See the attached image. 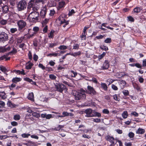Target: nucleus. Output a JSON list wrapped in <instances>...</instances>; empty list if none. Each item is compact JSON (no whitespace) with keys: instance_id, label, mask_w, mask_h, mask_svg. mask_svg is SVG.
<instances>
[{"instance_id":"nucleus-23","label":"nucleus","mask_w":146,"mask_h":146,"mask_svg":"<svg viewBox=\"0 0 146 146\" xmlns=\"http://www.w3.org/2000/svg\"><path fill=\"white\" fill-rule=\"evenodd\" d=\"M60 54H59L58 53H50L48 55H47V56H50L51 57L52 56L56 57L57 56H60Z\"/></svg>"},{"instance_id":"nucleus-60","label":"nucleus","mask_w":146,"mask_h":146,"mask_svg":"<svg viewBox=\"0 0 146 146\" xmlns=\"http://www.w3.org/2000/svg\"><path fill=\"white\" fill-rule=\"evenodd\" d=\"M89 81H93L94 83L96 84H97L98 82L96 79L94 78H92V80H90Z\"/></svg>"},{"instance_id":"nucleus-36","label":"nucleus","mask_w":146,"mask_h":146,"mask_svg":"<svg viewBox=\"0 0 146 146\" xmlns=\"http://www.w3.org/2000/svg\"><path fill=\"white\" fill-rule=\"evenodd\" d=\"M107 25V23H103L102 24V27H106L108 29H109L111 30H113V29L111 27L109 26H106V25Z\"/></svg>"},{"instance_id":"nucleus-44","label":"nucleus","mask_w":146,"mask_h":146,"mask_svg":"<svg viewBox=\"0 0 146 146\" xmlns=\"http://www.w3.org/2000/svg\"><path fill=\"white\" fill-rule=\"evenodd\" d=\"M75 13V12L74 11L73 9H71L70 11H69L68 15L69 16H71L74 13Z\"/></svg>"},{"instance_id":"nucleus-63","label":"nucleus","mask_w":146,"mask_h":146,"mask_svg":"<svg viewBox=\"0 0 146 146\" xmlns=\"http://www.w3.org/2000/svg\"><path fill=\"white\" fill-rule=\"evenodd\" d=\"M39 30V28L37 27H34L33 29V30L37 32Z\"/></svg>"},{"instance_id":"nucleus-43","label":"nucleus","mask_w":146,"mask_h":146,"mask_svg":"<svg viewBox=\"0 0 146 146\" xmlns=\"http://www.w3.org/2000/svg\"><path fill=\"white\" fill-rule=\"evenodd\" d=\"M30 135V134H26L25 133H23L21 135L22 137L23 138H28Z\"/></svg>"},{"instance_id":"nucleus-28","label":"nucleus","mask_w":146,"mask_h":146,"mask_svg":"<svg viewBox=\"0 0 146 146\" xmlns=\"http://www.w3.org/2000/svg\"><path fill=\"white\" fill-rule=\"evenodd\" d=\"M54 31L53 30H51L50 33L48 34V37L49 38H52L54 36Z\"/></svg>"},{"instance_id":"nucleus-47","label":"nucleus","mask_w":146,"mask_h":146,"mask_svg":"<svg viewBox=\"0 0 146 146\" xmlns=\"http://www.w3.org/2000/svg\"><path fill=\"white\" fill-rule=\"evenodd\" d=\"M57 44V43H50L49 44V47L50 48H52L56 46Z\"/></svg>"},{"instance_id":"nucleus-51","label":"nucleus","mask_w":146,"mask_h":146,"mask_svg":"<svg viewBox=\"0 0 146 146\" xmlns=\"http://www.w3.org/2000/svg\"><path fill=\"white\" fill-rule=\"evenodd\" d=\"M38 67L42 68V70H45V67L42 64L40 63L38 65Z\"/></svg>"},{"instance_id":"nucleus-21","label":"nucleus","mask_w":146,"mask_h":146,"mask_svg":"<svg viewBox=\"0 0 146 146\" xmlns=\"http://www.w3.org/2000/svg\"><path fill=\"white\" fill-rule=\"evenodd\" d=\"M8 106L11 108H14L15 107L16 105L12 103L10 101H8L7 103Z\"/></svg>"},{"instance_id":"nucleus-14","label":"nucleus","mask_w":146,"mask_h":146,"mask_svg":"<svg viewBox=\"0 0 146 146\" xmlns=\"http://www.w3.org/2000/svg\"><path fill=\"white\" fill-rule=\"evenodd\" d=\"M46 13V9L45 8H43L40 11V16L42 18H44Z\"/></svg>"},{"instance_id":"nucleus-30","label":"nucleus","mask_w":146,"mask_h":146,"mask_svg":"<svg viewBox=\"0 0 146 146\" xmlns=\"http://www.w3.org/2000/svg\"><path fill=\"white\" fill-rule=\"evenodd\" d=\"M64 125H58V126L54 128V129L56 131H59L61 128H63Z\"/></svg>"},{"instance_id":"nucleus-2","label":"nucleus","mask_w":146,"mask_h":146,"mask_svg":"<svg viewBox=\"0 0 146 146\" xmlns=\"http://www.w3.org/2000/svg\"><path fill=\"white\" fill-rule=\"evenodd\" d=\"M27 4L26 1L24 0L20 1L17 4V8L19 11L24 10L26 8Z\"/></svg>"},{"instance_id":"nucleus-56","label":"nucleus","mask_w":146,"mask_h":146,"mask_svg":"<svg viewBox=\"0 0 146 146\" xmlns=\"http://www.w3.org/2000/svg\"><path fill=\"white\" fill-rule=\"evenodd\" d=\"M103 113L105 114H108L109 113V111L107 109H104L102 111Z\"/></svg>"},{"instance_id":"nucleus-24","label":"nucleus","mask_w":146,"mask_h":146,"mask_svg":"<svg viewBox=\"0 0 146 146\" xmlns=\"http://www.w3.org/2000/svg\"><path fill=\"white\" fill-rule=\"evenodd\" d=\"M121 115L123 118L126 119L128 116V112L127 111H125L122 113Z\"/></svg>"},{"instance_id":"nucleus-57","label":"nucleus","mask_w":146,"mask_h":146,"mask_svg":"<svg viewBox=\"0 0 146 146\" xmlns=\"http://www.w3.org/2000/svg\"><path fill=\"white\" fill-rule=\"evenodd\" d=\"M62 115H63L64 117L65 116H69V113H68L66 111H65V112L64 111V112H63Z\"/></svg>"},{"instance_id":"nucleus-49","label":"nucleus","mask_w":146,"mask_h":146,"mask_svg":"<svg viewBox=\"0 0 146 146\" xmlns=\"http://www.w3.org/2000/svg\"><path fill=\"white\" fill-rule=\"evenodd\" d=\"M47 30H48V27H47V25H46L44 27V28L43 29V32L44 33H47Z\"/></svg>"},{"instance_id":"nucleus-45","label":"nucleus","mask_w":146,"mask_h":146,"mask_svg":"<svg viewBox=\"0 0 146 146\" xmlns=\"http://www.w3.org/2000/svg\"><path fill=\"white\" fill-rule=\"evenodd\" d=\"M100 48L101 49L105 50V51L107 50L108 49V48L107 46H105L104 45L102 46H101L100 47Z\"/></svg>"},{"instance_id":"nucleus-1","label":"nucleus","mask_w":146,"mask_h":146,"mask_svg":"<svg viewBox=\"0 0 146 146\" xmlns=\"http://www.w3.org/2000/svg\"><path fill=\"white\" fill-rule=\"evenodd\" d=\"M35 0H31L28 3L27 8V12L30 13L28 17L34 22H36L38 20L39 17V13L37 11L38 7Z\"/></svg>"},{"instance_id":"nucleus-8","label":"nucleus","mask_w":146,"mask_h":146,"mask_svg":"<svg viewBox=\"0 0 146 146\" xmlns=\"http://www.w3.org/2000/svg\"><path fill=\"white\" fill-rule=\"evenodd\" d=\"M84 112L86 114V117H94L93 110L92 109L90 108L87 109L84 111Z\"/></svg>"},{"instance_id":"nucleus-32","label":"nucleus","mask_w":146,"mask_h":146,"mask_svg":"<svg viewBox=\"0 0 146 146\" xmlns=\"http://www.w3.org/2000/svg\"><path fill=\"white\" fill-rule=\"evenodd\" d=\"M32 114L33 116L36 118L39 117L40 116V114L36 112H33L32 113Z\"/></svg>"},{"instance_id":"nucleus-46","label":"nucleus","mask_w":146,"mask_h":146,"mask_svg":"<svg viewBox=\"0 0 146 146\" xmlns=\"http://www.w3.org/2000/svg\"><path fill=\"white\" fill-rule=\"evenodd\" d=\"M104 42L106 43H110L111 42V38H108L105 40Z\"/></svg>"},{"instance_id":"nucleus-58","label":"nucleus","mask_w":146,"mask_h":146,"mask_svg":"<svg viewBox=\"0 0 146 146\" xmlns=\"http://www.w3.org/2000/svg\"><path fill=\"white\" fill-rule=\"evenodd\" d=\"M93 121L96 123H99L100 122L101 120L99 119L95 118L93 119Z\"/></svg>"},{"instance_id":"nucleus-25","label":"nucleus","mask_w":146,"mask_h":146,"mask_svg":"<svg viewBox=\"0 0 146 146\" xmlns=\"http://www.w3.org/2000/svg\"><path fill=\"white\" fill-rule=\"evenodd\" d=\"M81 54L80 51H78V52H75L74 53H72L71 54V55L74 57L78 55H80Z\"/></svg>"},{"instance_id":"nucleus-18","label":"nucleus","mask_w":146,"mask_h":146,"mask_svg":"<svg viewBox=\"0 0 146 146\" xmlns=\"http://www.w3.org/2000/svg\"><path fill=\"white\" fill-rule=\"evenodd\" d=\"M100 85L101 87L105 91H107L108 90V87L106 83H101Z\"/></svg>"},{"instance_id":"nucleus-40","label":"nucleus","mask_w":146,"mask_h":146,"mask_svg":"<svg viewBox=\"0 0 146 146\" xmlns=\"http://www.w3.org/2000/svg\"><path fill=\"white\" fill-rule=\"evenodd\" d=\"M115 80H113L109 78L107 80V82L109 83V84H111Z\"/></svg>"},{"instance_id":"nucleus-55","label":"nucleus","mask_w":146,"mask_h":146,"mask_svg":"<svg viewBox=\"0 0 146 146\" xmlns=\"http://www.w3.org/2000/svg\"><path fill=\"white\" fill-rule=\"evenodd\" d=\"M128 136L130 138H133L134 136V134L132 132H130L128 134Z\"/></svg>"},{"instance_id":"nucleus-48","label":"nucleus","mask_w":146,"mask_h":146,"mask_svg":"<svg viewBox=\"0 0 146 146\" xmlns=\"http://www.w3.org/2000/svg\"><path fill=\"white\" fill-rule=\"evenodd\" d=\"M111 88L114 90H118V88L117 86L113 84L111 85Z\"/></svg>"},{"instance_id":"nucleus-39","label":"nucleus","mask_w":146,"mask_h":146,"mask_svg":"<svg viewBox=\"0 0 146 146\" xmlns=\"http://www.w3.org/2000/svg\"><path fill=\"white\" fill-rule=\"evenodd\" d=\"M106 53V52H103L102 54L99 55L98 57V59L99 60H100L102 58H103L105 55Z\"/></svg>"},{"instance_id":"nucleus-11","label":"nucleus","mask_w":146,"mask_h":146,"mask_svg":"<svg viewBox=\"0 0 146 146\" xmlns=\"http://www.w3.org/2000/svg\"><path fill=\"white\" fill-rule=\"evenodd\" d=\"M109 66V62L108 60H106L104 62L102 68L103 70L107 69L108 68Z\"/></svg>"},{"instance_id":"nucleus-33","label":"nucleus","mask_w":146,"mask_h":146,"mask_svg":"<svg viewBox=\"0 0 146 146\" xmlns=\"http://www.w3.org/2000/svg\"><path fill=\"white\" fill-rule=\"evenodd\" d=\"M93 113L94 114H93V115L94 116V117H101V114H100V113H99L96 112H94Z\"/></svg>"},{"instance_id":"nucleus-35","label":"nucleus","mask_w":146,"mask_h":146,"mask_svg":"<svg viewBox=\"0 0 146 146\" xmlns=\"http://www.w3.org/2000/svg\"><path fill=\"white\" fill-rule=\"evenodd\" d=\"M67 48V46L64 45H61L58 47V48L60 50H65Z\"/></svg>"},{"instance_id":"nucleus-64","label":"nucleus","mask_w":146,"mask_h":146,"mask_svg":"<svg viewBox=\"0 0 146 146\" xmlns=\"http://www.w3.org/2000/svg\"><path fill=\"white\" fill-rule=\"evenodd\" d=\"M55 12L54 9H52L50 10V15L52 16L55 13Z\"/></svg>"},{"instance_id":"nucleus-12","label":"nucleus","mask_w":146,"mask_h":146,"mask_svg":"<svg viewBox=\"0 0 146 146\" xmlns=\"http://www.w3.org/2000/svg\"><path fill=\"white\" fill-rule=\"evenodd\" d=\"M118 83L120 86L121 88V89H123L125 86L126 82L125 80H118Z\"/></svg>"},{"instance_id":"nucleus-20","label":"nucleus","mask_w":146,"mask_h":146,"mask_svg":"<svg viewBox=\"0 0 146 146\" xmlns=\"http://www.w3.org/2000/svg\"><path fill=\"white\" fill-rule=\"evenodd\" d=\"M145 132V130L143 129L139 128L136 131V133L139 134H143Z\"/></svg>"},{"instance_id":"nucleus-37","label":"nucleus","mask_w":146,"mask_h":146,"mask_svg":"<svg viewBox=\"0 0 146 146\" xmlns=\"http://www.w3.org/2000/svg\"><path fill=\"white\" fill-rule=\"evenodd\" d=\"M49 78L53 80H55L56 79V77L53 74H50L49 75Z\"/></svg>"},{"instance_id":"nucleus-26","label":"nucleus","mask_w":146,"mask_h":146,"mask_svg":"<svg viewBox=\"0 0 146 146\" xmlns=\"http://www.w3.org/2000/svg\"><path fill=\"white\" fill-rule=\"evenodd\" d=\"M142 10V9L139 7H137L134 9V12L138 13L141 11Z\"/></svg>"},{"instance_id":"nucleus-41","label":"nucleus","mask_w":146,"mask_h":146,"mask_svg":"<svg viewBox=\"0 0 146 146\" xmlns=\"http://www.w3.org/2000/svg\"><path fill=\"white\" fill-rule=\"evenodd\" d=\"M122 92L125 96H128L129 94V92L127 90H123Z\"/></svg>"},{"instance_id":"nucleus-62","label":"nucleus","mask_w":146,"mask_h":146,"mask_svg":"<svg viewBox=\"0 0 146 146\" xmlns=\"http://www.w3.org/2000/svg\"><path fill=\"white\" fill-rule=\"evenodd\" d=\"M52 117V115L51 114H46V118L47 119H49Z\"/></svg>"},{"instance_id":"nucleus-54","label":"nucleus","mask_w":146,"mask_h":146,"mask_svg":"<svg viewBox=\"0 0 146 146\" xmlns=\"http://www.w3.org/2000/svg\"><path fill=\"white\" fill-rule=\"evenodd\" d=\"M113 97L114 99L115 100L117 101H119L120 99L119 98H118L117 95L115 94L113 96Z\"/></svg>"},{"instance_id":"nucleus-7","label":"nucleus","mask_w":146,"mask_h":146,"mask_svg":"<svg viewBox=\"0 0 146 146\" xmlns=\"http://www.w3.org/2000/svg\"><path fill=\"white\" fill-rule=\"evenodd\" d=\"M17 25L19 26V30H21L26 25V23L23 20H20L17 22Z\"/></svg>"},{"instance_id":"nucleus-10","label":"nucleus","mask_w":146,"mask_h":146,"mask_svg":"<svg viewBox=\"0 0 146 146\" xmlns=\"http://www.w3.org/2000/svg\"><path fill=\"white\" fill-rule=\"evenodd\" d=\"M78 92L80 94L82 97V98L85 99L86 98V94H85L86 92L83 89H81L78 90Z\"/></svg>"},{"instance_id":"nucleus-9","label":"nucleus","mask_w":146,"mask_h":146,"mask_svg":"<svg viewBox=\"0 0 146 146\" xmlns=\"http://www.w3.org/2000/svg\"><path fill=\"white\" fill-rule=\"evenodd\" d=\"M58 20L60 22V24H64L63 25V27H65L66 25H67L68 24V22L66 21L62 17H59L58 18Z\"/></svg>"},{"instance_id":"nucleus-15","label":"nucleus","mask_w":146,"mask_h":146,"mask_svg":"<svg viewBox=\"0 0 146 146\" xmlns=\"http://www.w3.org/2000/svg\"><path fill=\"white\" fill-rule=\"evenodd\" d=\"M74 96L75 99L76 100H80L81 98H82V96L78 92H77L75 94Z\"/></svg>"},{"instance_id":"nucleus-53","label":"nucleus","mask_w":146,"mask_h":146,"mask_svg":"<svg viewBox=\"0 0 146 146\" xmlns=\"http://www.w3.org/2000/svg\"><path fill=\"white\" fill-rule=\"evenodd\" d=\"M16 86L15 84H12L11 85L9 86V87L11 90H13V88L15 87Z\"/></svg>"},{"instance_id":"nucleus-61","label":"nucleus","mask_w":146,"mask_h":146,"mask_svg":"<svg viewBox=\"0 0 146 146\" xmlns=\"http://www.w3.org/2000/svg\"><path fill=\"white\" fill-rule=\"evenodd\" d=\"M33 59L35 61H36L38 58V56L35 54L33 55Z\"/></svg>"},{"instance_id":"nucleus-22","label":"nucleus","mask_w":146,"mask_h":146,"mask_svg":"<svg viewBox=\"0 0 146 146\" xmlns=\"http://www.w3.org/2000/svg\"><path fill=\"white\" fill-rule=\"evenodd\" d=\"M21 80V79L19 78L16 77L14 78L12 80V82L15 83Z\"/></svg>"},{"instance_id":"nucleus-52","label":"nucleus","mask_w":146,"mask_h":146,"mask_svg":"<svg viewBox=\"0 0 146 146\" xmlns=\"http://www.w3.org/2000/svg\"><path fill=\"white\" fill-rule=\"evenodd\" d=\"M79 48V45L78 44H76L73 46V49H78Z\"/></svg>"},{"instance_id":"nucleus-50","label":"nucleus","mask_w":146,"mask_h":146,"mask_svg":"<svg viewBox=\"0 0 146 146\" xmlns=\"http://www.w3.org/2000/svg\"><path fill=\"white\" fill-rule=\"evenodd\" d=\"M11 124L13 126H15L18 125V123L15 121H13L11 122Z\"/></svg>"},{"instance_id":"nucleus-27","label":"nucleus","mask_w":146,"mask_h":146,"mask_svg":"<svg viewBox=\"0 0 146 146\" xmlns=\"http://www.w3.org/2000/svg\"><path fill=\"white\" fill-rule=\"evenodd\" d=\"M21 118L20 115L19 114H16L14 115L13 119H14L16 121L19 120Z\"/></svg>"},{"instance_id":"nucleus-6","label":"nucleus","mask_w":146,"mask_h":146,"mask_svg":"<svg viewBox=\"0 0 146 146\" xmlns=\"http://www.w3.org/2000/svg\"><path fill=\"white\" fill-rule=\"evenodd\" d=\"M8 39L7 35L5 32L0 33V42H3L7 40Z\"/></svg>"},{"instance_id":"nucleus-38","label":"nucleus","mask_w":146,"mask_h":146,"mask_svg":"<svg viewBox=\"0 0 146 146\" xmlns=\"http://www.w3.org/2000/svg\"><path fill=\"white\" fill-rule=\"evenodd\" d=\"M33 65V64L31 63H29L28 65H27L26 66V69L28 70L30 69L31 68Z\"/></svg>"},{"instance_id":"nucleus-5","label":"nucleus","mask_w":146,"mask_h":146,"mask_svg":"<svg viewBox=\"0 0 146 146\" xmlns=\"http://www.w3.org/2000/svg\"><path fill=\"white\" fill-rule=\"evenodd\" d=\"M88 93L92 96H94L96 95L97 92L94 88L90 86H87Z\"/></svg>"},{"instance_id":"nucleus-13","label":"nucleus","mask_w":146,"mask_h":146,"mask_svg":"<svg viewBox=\"0 0 146 146\" xmlns=\"http://www.w3.org/2000/svg\"><path fill=\"white\" fill-rule=\"evenodd\" d=\"M1 9L3 13L4 14L7 13L9 11V7L6 5L2 6Z\"/></svg>"},{"instance_id":"nucleus-3","label":"nucleus","mask_w":146,"mask_h":146,"mask_svg":"<svg viewBox=\"0 0 146 146\" xmlns=\"http://www.w3.org/2000/svg\"><path fill=\"white\" fill-rule=\"evenodd\" d=\"M106 139L107 140L111 143L110 146H117V145L116 144L117 142V139H115L112 136L109 135L106 136Z\"/></svg>"},{"instance_id":"nucleus-4","label":"nucleus","mask_w":146,"mask_h":146,"mask_svg":"<svg viewBox=\"0 0 146 146\" xmlns=\"http://www.w3.org/2000/svg\"><path fill=\"white\" fill-rule=\"evenodd\" d=\"M55 88L57 91L62 93L63 90L66 88V86L63 84H56Z\"/></svg>"},{"instance_id":"nucleus-59","label":"nucleus","mask_w":146,"mask_h":146,"mask_svg":"<svg viewBox=\"0 0 146 146\" xmlns=\"http://www.w3.org/2000/svg\"><path fill=\"white\" fill-rule=\"evenodd\" d=\"M24 79L25 80L28 82L30 83H31L32 81L33 80L32 79H30L29 78L27 77L24 78Z\"/></svg>"},{"instance_id":"nucleus-16","label":"nucleus","mask_w":146,"mask_h":146,"mask_svg":"<svg viewBox=\"0 0 146 146\" xmlns=\"http://www.w3.org/2000/svg\"><path fill=\"white\" fill-rule=\"evenodd\" d=\"M7 97V96L4 92H0V98H1L3 100H4Z\"/></svg>"},{"instance_id":"nucleus-42","label":"nucleus","mask_w":146,"mask_h":146,"mask_svg":"<svg viewBox=\"0 0 146 146\" xmlns=\"http://www.w3.org/2000/svg\"><path fill=\"white\" fill-rule=\"evenodd\" d=\"M17 30L16 28H12L10 29V31L12 33H14L17 31Z\"/></svg>"},{"instance_id":"nucleus-19","label":"nucleus","mask_w":146,"mask_h":146,"mask_svg":"<svg viewBox=\"0 0 146 146\" xmlns=\"http://www.w3.org/2000/svg\"><path fill=\"white\" fill-rule=\"evenodd\" d=\"M65 4V3L64 1L60 2L59 3V5L58 6L57 9L59 10L62 7H63Z\"/></svg>"},{"instance_id":"nucleus-29","label":"nucleus","mask_w":146,"mask_h":146,"mask_svg":"<svg viewBox=\"0 0 146 146\" xmlns=\"http://www.w3.org/2000/svg\"><path fill=\"white\" fill-rule=\"evenodd\" d=\"M17 52V49L13 47V50L11 52H9L8 53V54H15Z\"/></svg>"},{"instance_id":"nucleus-17","label":"nucleus","mask_w":146,"mask_h":146,"mask_svg":"<svg viewBox=\"0 0 146 146\" xmlns=\"http://www.w3.org/2000/svg\"><path fill=\"white\" fill-rule=\"evenodd\" d=\"M27 98L29 100L32 101H33L34 100L33 93V92L29 93L27 96Z\"/></svg>"},{"instance_id":"nucleus-34","label":"nucleus","mask_w":146,"mask_h":146,"mask_svg":"<svg viewBox=\"0 0 146 146\" xmlns=\"http://www.w3.org/2000/svg\"><path fill=\"white\" fill-rule=\"evenodd\" d=\"M7 23V21L6 20L3 19L0 21V23L1 25H6Z\"/></svg>"},{"instance_id":"nucleus-31","label":"nucleus","mask_w":146,"mask_h":146,"mask_svg":"<svg viewBox=\"0 0 146 146\" xmlns=\"http://www.w3.org/2000/svg\"><path fill=\"white\" fill-rule=\"evenodd\" d=\"M0 69L4 73L6 72L7 71L6 68L3 66H0Z\"/></svg>"}]
</instances>
